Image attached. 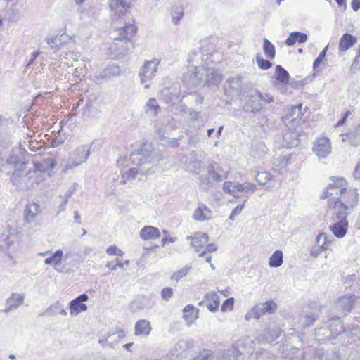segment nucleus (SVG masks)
I'll use <instances>...</instances> for the list:
<instances>
[{
  "label": "nucleus",
  "mask_w": 360,
  "mask_h": 360,
  "mask_svg": "<svg viewBox=\"0 0 360 360\" xmlns=\"http://www.w3.org/2000/svg\"><path fill=\"white\" fill-rule=\"evenodd\" d=\"M163 160L160 152L153 148L150 143L142 144L137 150L131 153L129 158L121 156L117 161L120 168L129 165V162L136 167H131L121 176L120 183L125 184L135 179L139 174L148 176L154 174L158 169L156 162Z\"/></svg>",
  "instance_id": "f257e3e1"
},
{
  "label": "nucleus",
  "mask_w": 360,
  "mask_h": 360,
  "mask_svg": "<svg viewBox=\"0 0 360 360\" xmlns=\"http://www.w3.org/2000/svg\"><path fill=\"white\" fill-rule=\"evenodd\" d=\"M202 60V53L193 52L189 55L188 62L190 69L184 75V81L193 86L207 84L208 85H217L222 79V75L212 68L200 67V61Z\"/></svg>",
  "instance_id": "f03ea898"
},
{
  "label": "nucleus",
  "mask_w": 360,
  "mask_h": 360,
  "mask_svg": "<svg viewBox=\"0 0 360 360\" xmlns=\"http://www.w3.org/2000/svg\"><path fill=\"white\" fill-rule=\"evenodd\" d=\"M136 31L133 24H127L124 27L113 31L111 38L114 41L110 44L108 49V57L111 59H120L134 48L131 41Z\"/></svg>",
  "instance_id": "7ed1b4c3"
},
{
  "label": "nucleus",
  "mask_w": 360,
  "mask_h": 360,
  "mask_svg": "<svg viewBox=\"0 0 360 360\" xmlns=\"http://www.w3.org/2000/svg\"><path fill=\"white\" fill-rule=\"evenodd\" d=\"M327 328H321L319 332H322L326 335L329 340L338 339L341 340L347 336L348 338L347 343L360 340V326H352V328L345 330L343 327L340 317L335 316L330 319V323Z\"/></svg>",
  "instance_id": "20e7f679"
},
{
  "label": "nucleus",
  "mask_w": 360,
  "mask_h": 360,
  "mask_svg": "<svg viewBox=\"0 0 360 360\" xmlns=\"http://www.w3.org/2000/svg\"><path fill=\"white\" fill-rule=\"evenodd\" d=\"M227 178V173L214 161L210 162L206 167V173L200 174L198 177L200 188L205 191L210 188L219 182Z\"/></svg>",
  "instance_id": "39448f33"
},
{
  "label": "nucleus",
  "mask_w": 360,
  "mask_h": 360,
  "mask_svg": "<svg viewBox=\"0 0 360 360\" xmlns=\"http://www.w3.org/2000/svg\"><path fill=\"white\" fill-rule=\"evenodd\" d=\"M160 61L158 59L146 60L139 71V78L146 89L150 86V83L155 78L158 72V67Z\"/></svg>",
  "instance_id": "423d86ee"
},
{
  "label": "nucleus",
  "mask_w": 360,
  "mask_h": 360,
  "mask_svg": "<svg viewBox=\"0 0 360 360\" xmlns=\"http://www.w3.org/2000/svg\"><path fill=\"white\" fill-rule=\"evenodd\" d=\"M89 154L90 146L89 144L78 146L70 154L65 169L68 170L82 165L86 161Z\"/></svg>",
  "instance_id": "0eeeda50"
},
{
  "label": "nucleus",
  "mask_w": 360,
  "mask_h": 360,
  "mask_svg": "<svg viewBox=\"0 0 360 360\" xmlns=\"http://www.w3.org/2000/svg\"><path fill=\"white\" fill-rule=\"evenodd\" d=\"M194 346V341L192 339L180 340L171 349L167 356L172 359L186 358L191 349Z\"/></svg>",
  "instance_id": "6e6552de"
},
{
  "label": "nucleus",
  "mask_w": 360,
  "mask_h": 360,
  "mask_svg": "<svg viewBox=\"0 0 360 360\" xmlns=\"http://www.w3.org/2000/svg\"><path fill=\"white\" fill-rule=\"evenodd\" d=\"M18 239L19 234L17 229L10 225L6 226L0 234V249L6 253V251L18 241Z\"/></svg>",
  "instance_id": "1a4fd4ad"
},
{
  "label": "nucleus",
  "mask_w": 360,
  "mask_h": 360,
  "mask_svg": "<svg viewBox=\"0 0 360 360\" xmlns=\"http://www.w3.org/2000/svg\"><path fill=\"white\" fill-rule=\"evenodd\" d=\"M345 188V180L344 179H332V182L328 185L321 198L322 199L329 198L328 200H338V197H340V194Z\"/></svg>",
  "instance_id": "9d476101"
},
{
  "label": "nucleus",
  "mask_w": 360,
  "mask_h": 360,
  "mask_svg": "<svg viewBox=\"0 0 360 360\" xmlns=\"http://www.w3.org/2000/svg\"><path fill=\"white\" fill-rule=\"evenodd\" d=\"M329 210L328 214L330 221H347V218L351 210L341 205L335 200H328Z\"/></svg>",
  "instance_id": "9b49d317"
},
{
  "label": "nucleus",
  "mask_w": 360,
  "mask_h": 360,
  "mask_svg": "<svg viewBox=\"0 0 360 360\" xmlns=\"http://www.w3.org/2000/svg\"><path fill=\"white\" fill-rule=\"evenodd\" d=\"M260 97L261 91L257 89L255 90L252 94L248 96L243 105L244 111L255 115L263 112L264 107Z\"/></svg>",
  "instance_id": "f8f14e48"
},
{
  "label": "nucleus",
  "mask_w": 360,
  "mask_h": 360,
  "mask_svg": "<svg viewBox=\"0 0 360 360\" xmlns=\"http://www.w3.org/2000/svg\"><path fill=\"white\" fill-rule=\"evenodd\" d=\"M337 202L341 205L346 207L349 210H353L359 202V194L356 188H347L340 194V197H338Z\"/></svg>",
  "instance_id": "ddd939ff"
},
{
  "label": "nucleus",
  "mask_w": 360,
  "mask_h": 360,
  "mask_svg": "<svg viewBox=\"0 0 360 360\" xmlns=\"http://www.w3.org/2000/svg\"><path fill=\"white\" fill-rule=\"evenodd\" d=\"M39 212V205L37 203L32 202L27 204L24 211L25 226L28 225L29 228H34L39 225L37 216Z\"/></svg>",
  "instance_id": "4468645a"
},
{
  "label": "nucleus",
  "mask_w": 360,
  "mask_h": 360,
  "mask_svg": "<svg viewBox=\"0 0 360 360\" xmlns=\"http://www.w3.org/2000/svg\"><path fill=\"white\" fill-rule=\"evenodd\" d=\"M313 151L319 159L326 158L331 153V146L329 139L321 137L314 143Z\"/></svg>",
  "instance_id": "2eb2a0df"
},
{
  "label": "nucleus",
  "mask_w": 360,
  "mask_h": 360,
  "mask_svg": "<svg viewBox=\"0 0 360 360\" xmlns=\"http://www.w3.org/2000/svg\"><path fill=\"white\" fill-rule=\"evenodd\" d=\"M88 300V295L84 293L70 302L69 309L72 317L77 316L81 312L86 311L88 309L87 305L84 303Z\"/></svg>",
  "instance_id": "dca6fc26"
},
{
  "label": "nucleus",
  "mask_w": 360,
  "mask_h": 360,
  "mask_svg": "<svg viewBox=\"0 0 360 360\" xmlns=\"http://www.w3.org/2000/svg\"><path fill=\"white\" fill-rule=\"evenodd\" d=\"M25 295L24 293L12 292L6 300L5 309L1 310V312L8 314L11 311L16 310L24 303Z\"/></svg>",
  "instance_id": "f3484780"
},
{
  "label": "nucleus",
  "mask_w": 360,
  "mask_h": 360,
  "mask_svg": "<svg viewBox=\"0 0 360 360\" xmlns=\"http://www.w3.org/2000/svg\"><path fill=\"white\" fill-rule=\"evenodd\" d=\"M357 297L355 295L340 297L336 304L335 308L341 314L345 315L352 309Z\"/></svg>",
  "instance_id": "a211bd4d"
},
{
  "label": "nucleus",
  "mask_w": 360,
  "mask_h": 360,
  "mask_svg": "<svg viewBox=\"0 0 360 360\" xmlns=\"http://www.w3.org/2000/svg\"><path fill=\"white\" fill-rule=\"evenodd\" d=\"M27 169V163H21L20 165L12 173L11 181L19 188L25 189L27 178L25 177V173Z\"/></svg>",
  "instance_id": "6ab92c4d"
},
{
  "label": "nucleus",
  "mask_w": 360,
  "mask_h": 360,
  "mask_svg": "<svg viewBox=\"0 0 360 360\" xmlns=\"http://www.w3.org/2000/svg\"><path fill=\"white\" fill-rule=\"evenodd\" d=\"M110 10L114 12V15L121 18L124 16L127 10L131 6V0H110L109 2Z\"/></svg>",
  "instance_id": "aec40b11"
},
{
  "label": "nucleus",
  "mask_w": 360,
  "mask_h": 360,
  "mask_svg": "<svg viewBox=\"0 0 360 360\" xmlns=\"http://www.w3.org/2000/svg\"><path fill=\"white\" fill-rule=\"evenodd\" d=\"M124 336V331L120 329L112 333H108L103 338L98 340V342L103 347H114Z\"/></svg>",
  "instance_id": "412c9836"
},
{
  "label": "nucleus",
  "mask_w": 360,
  "mask_h": 360,
  "mask_svg": "<svg viewBox=\"0 0 360 360\" xmlns=\"http://www.w3.org/2000/svg\"><path fill=\"white\" fill-rule=\"evenodd\" d=\"M242 79V76L240 75L228 78L224 86L226 94H229L232 92H236L237 94H240L243 90Z\"/></svg>",
  "instance_id": "4be33fe9"
},
{
  "label": "nucleus",
  "mask_w": 360,
  "mask_h": 360,
  "mask_svg": "<svg viewBox=\"0 0 360 360\" xmlns=\"http://www.w3.org/2000/svg\"><path fill=\"white\" fill-rule=\"evenodd\" d=\"M186 240H191V245L196 252H200L208 243L209 237L205 233H196L194 236H187Z\"/></svg>",
  "instance_id": "5701e85b"
},
{
  "label": "nucleus",
  "mask_w": 360,
  "mask_h": 360,
  "mask_svg": "<svg viewBox=\"0 0 360 360\" xmlns=\"http://www.w3.org/2000/svg\"><path fill=\"white\" fill-rule=\"evenodd\" d=\"M330 230L337 238H343L348 230V221H330Z\"/></svg>",
  "instance_id": "b1692460"
},
{
  "label": "nucleus",
  "mask_w": 360,
  "mask_h": 360,
  "mask_svg": "<svg viewBox=\"0 0 360 360\" xmlns=\"http://www.w3.org/2000/svg\"><path fill=\"white\" fill-rule=\"evenodd\" d=\"M25 179L27 178L25 189H31L35 185L39 184L43 181L44 178V175L37 171H34L31 168L29 169L25 173Z\"/></svg>",
  "instance_id": "393cba45"
},
{
  "label": "nucleus",
  "mask_w": 360,
  "mask_h": 360,
  "mask_svg": "<svg viewBox=\"0 0 360 360\" xmlns=\"http://www.w3.org/2000/svg\"><path fill=\"white\" fill-rule=\"evenodd\" d=\"M121 70L117 65H110L100 71V72L96 75V79L98 80L108 79L114 77L119 76L120 75Z\"/></svg>",
  "instance_id": "a878e982"
},
{
  "label": "nucleus",
  "mask_w": 360,
  "mask_h": 360,
  "mask_svg": "<svg viewBox=\"0 0 360 360\" xmlns=\"http://www.w3.org/2000/svg\"><path fill=\"white\" fill-rule=\"evenodd\" d=\"M280 332L278 330L266 329L262 333L259 335L256 340L259 342L271 343L274 342L279 336Z\"/></svg>",
  "instance_id": "bb28decb"
},
{
  "label": "nucleus",
  "mask_w": 360,
  "mask_h": 360,
  "mask_svg": "<svg viewBox=\"0 0 360 360\" xmlns=\"http://www.w3.org/2000/svg\"><path fill=\"white\" fill-rule=\"evenodd\" d=\"M139 236L143 240H153L160 237V230L153 226H146L141 229Z\"/></svg>",
  "instance_id": "cd10ccee"
},
{
  "label": "nucleus",
  "mask_w": 360,
  "mask_h": 360,
  "mask_svg": "<svg viewBox=\"0 0 360 360\" xmlns=\"http://www.w3.org/2000/svg\"><path fill=\"white\" fill-rule=\"evenodd\" d=\"M357 42V39L349 33H345L340 38L339 43V50L346 51L352 47Z\"/></svg>",
  "instance_id": "c85d7f7f"
},
{
  "label": "nucleus",
  "mask_w": 360,
  "mask_h": 360,
  "mask_svg": "<svg viewBox=\"0 0 360 360\" xmlns=\"http://www.w3.org/2000/svg\"><path fill=\"white\" fill-rule=\"evenodd\" d=\"M211 217L210 210L205 205H200L194 211L193 218L195 221H203Z\"/></svg>",
  "instance_id": "c756f323"
},
{
  "label": "nucleus",
  "mask_w": 360,
  "mask_h": 360,
  "mask_svg": "<svg viewBox=\"0 0 360 360\" xmlns=\"http://www.w3.org/2000/svg\"><path fill=\"white\" fill-rule=\"evenodd\" d=\"M55 167L53 160L48 158L44 159L40 162H35L33 166V170L40 172L43 174L45 172L51 171Z\"/></svg>",
  "instance_id": "7c9ffc66"
},
{
  "label": "nucleus",
  "mask_w": 360,
  "mask_h": 360,
  "mask_svg": "<svg viewBox=\"0 0 360 360\" xmlns=\"http://www.w3.org/2000/svg\"><path fill=\"white\" fill-rule=\"evenodd\" d=\"M308 36L305 33L300 32H291L288 38L285 39V44L288 46H293L296 42L300 44L304 43L307 41Z\"/></svg>",
  "instance_id": "2f4dec72"
},
{
  "label": "nucleus",
  "mask_w": 360,
  "mask_h": 360,
  "mask_svg": "<svg viewBox=\"0 0 360 360\" xmlns=\"http://www.w3.org/2000/svg\"><path fill=\"white\" fill-rule=\"evenodd\" d=\"M243 185L238 182L226 181L223 184V190L225 193L238 197V193L243 192Z\"/></svg>",
  "instance_id": "473e14b6"
},
{
  "label": "nucleus",
  "mask_w": 360,
  "mask_h": 360,
  "mask_svg": "<svg viewBox=\"0 0 360 360\" xmlns=\"http://www.w3.org/2000/svg\"><path fill=\"white\" fill-rule=\"evenodd\" d=\"M320 306H317V309L313 312H308L304 316H302L300 319V323L304 327L310 326L317 319L321 313Z\"/></svg>",
  "instance_id": "72a5a7b5"
},
{
  "label": "nucleus",
  "mask_w": 360,
  "mask_h": 360,
  "mask_svg": "<svg viewBox=\"0 0 360 360\" xmlns=\"http://www.w3.org/2000/svg\"><path fill=\"white\" fill-rule=\"evenodd\" d=\"M135 335L147 336L151 331L150 323L145 319L138 321L135 324Z\"/></svg>",
  "instance_id": "f704fd0d"
},
{
  "label": "nucleus",
  "mask_w": 360,
  "mask_h": 360,
  "mask_svg": "<svg viewBox=\"0 0 360 360\" xmlns=\"http://www.w3.org/2000/svg\"><path fill=\"white\" fill-rule=\"evenodd\" d=\"M275 76L276 81L283 85L289 83L290 75L281 65H277L275 68Z\"/></svg>",
  "instance_id": "c9c22d12"
},
{
  "label": "nucleus",
  "mask_w": 360,
  "mask_h": 360,
  "mask_svg": "<svg viewBox=\"0 0 360 360\" xmlns=\"http://www.w3.org/2000/svg\"><path fill=\"white\" fill-rule=\"evenodd\" d=\"M45 313L48 316H53L58 314H60L62 316H66L67 311L64 309L63 306L61 304L60 302H56L53 304H51L48 307V309L46 310Z\"/></svg>",
  "instance_id": "e433bc0d"
},
{
  "label": "nucleus",
  "mask_w": 360,
  "mask_h": 360,
  "mask_svg": "<svg viewBox=\"0 0 360 360\" xmlns=\"http://www.w3.org/2000/svg\"><path fill=\"white\" fill-rule=\"evenodd\" d=\"M63 255V250H58L50 257H46L44 260V263L46 264L52 265L55 269L57 270V266L60 264Z\"/></svg>",
  "instance_id": "4c0bfd02"
},
{
  "label": "nucleus",
  "mask_w": 360,
  "mask_h": 360,
  "mask_svg": "<svg viewBox=\"0 0 360 360\" xmlns=\"http://www.w3.org/2000/svg\"><path fill=\"white\" fill-rule=\"evenodd\" d=\"M266 314L263 311V308L260 303L255 305L250 311H248L245 316L246 321H250L252 319H259L262 316Z\"/></svg>",
  "instance_id": "58836bf2"
},
{
  "label": "nucleus",
  "mask_w": 360,
  "mask_h": 360,
  "mask_svg": "<svg viewBox=\"0 0 360 360\" xmlns=\"http://www.w3.org/2000/svg\"><path fill=\"white\" fill-rule=\"evenodd\" d=\"M193 360H222V357L219 354H214L211 350L205 349Z\"/></svg>",
  "instance_id": "ea45409f"
},
{
  "label": "nucleus",
  "mask_w": 360,
  "mask_h": 360,
  "mask_svg": "<svg viewBox=\"0 0 360 360\" xmlns=\"http://www.w3.org/2000/svg\"><path fill=\"white\" fill-rule=\"evenodd\" d=\"M283 252L281 250H276L269 258V265L271 267H279L283 264Z\"/></svg>",
  "instance_id": "a19ab883"
},
{
  "label": "nucleus",
  "mask_w": 360,
  "mask_h": 360,
  "mask_svg": "<svg viewBox=\"0 0 360 360\" xmlns=\"http://www.w3.org/2000/svg\"><path fill=\"white\" fill-rule=\"evenodd\" d=\"M263 51L266 58L272 60L275 58L276 50L274 44L267 39L264 38L263 41Z\"/></svg>",
  "instance_id": "79ce46f5"
},
{
  "label": "nucleus",
  "mask_w": 360,
  "mask_h": 360,
  "mask_svg": "<svg viewBox=\"0 0 360 360\" xmlns=\"http://www.w3.org/2000/svg\"><path fill=\"white\" fill-rule=\"evenodd\" d=\"M160 109V105L155 98H150L145 105V110L146 112L155 116L158 115L159 110Z\"/></svg>",
  "instance_id": "37998d69"
},
{
  "label": "nucleus",
  "mask_w": 360,
  "mask_h": 360,
  "mask_svg": "<svg viewBox=\"0 0 360 360\" xmlns=\"http://www.w3.org/2000/svg\"><path fill=\"white\" fill-rule=\"evenodd\" d=\"M8 165H12L15 167H18L21 165V163H26L25 161L22 160L21 157L20 156V150H13L9 155L6 160Z\"/></svg>",
  "instance_id": "c03bdc74"
},
{
  "label": "nucleus",
  "mask_w": 360,
  "mask_h": 360,
  "mask_svg": "<svg viewBox=\"0 0 360 360\" xmlns=\"http://www.w3.org/2000/svg\"><path fill=\"white\" fill-rule=\"evenodd\" d=\"M205 169V164L201 160H193L190 162L188 165V171L196 174H200V172Z\"/></svg>",
  "instance_id": "a18cd8bd"
},
{
  "label": "nucleus",
  "mask_w": 360,
  "mask_h": 360,
  "mask_svg": "<svg viewBox=\"0 0 360 360\" xmlns=\"http://www.w3.org/2000/svg\"><path fill=\"white\" fill-rule=\"evenodd\" d=\"M184 318L186 320L196 319L198 318V309H195L192 304H187L183 309Z\"/></svg>",
  "instance_id": "49530a36"
},
{
  "label": "nucleus",
  "mask_w": 360,
  "mask_h": 360,
  "mask_svg": "<svg viewBox=\"0 0 360 360\" xmlns=\"http://www.w3.org/2000/svg\"><path fill=\"white\" fill-rule=\"evenodd\" d=\"M316 240L317 245L321 246V248L325 249H329L330 248L332 240L329 238L327 234L324 232L319 233L316 236Z\"/></svg>",
  "instance_id": "de8ad7c7"
},
{
  "label": "nucleus",
  "mask_w": 360,
  "mask_h": 360,
  "mask_svg": "<svg viewBox=\"0 0 360 360\" xmlns=\"http://www.w3.org/2000/svg\"><path fill=\"white\" fill-rule=\"evenodd\" d=\"M256 180L259 185H265L269 181H274L271 174L266 171L257 172Z\"/></svg>",
  "instance_id": "09e8293b"
},
{
  "label": "nucleus",
  "mask_w": 360,
  "mask_h": 360,
  "mask_svg": "<svg viewBox=\"0 0 360 360\" xmlns=\"http://www.w3.org/2000/svg\"><path fill=\"white\" fill-rule=\"evenodd\" d=\"M263 308V311L265 314H273L275 313L277 305L273 300H269L262 303H260Z\"/></svg>",
  "instance_id": "8fccbe9b"
},
{
  "label": "nucleus",
  "mask_w": 360,
  "mask_h": 360,
  "mask_svg": "<svg viewBox=\"0 0 360 360\" xmlns=\"http://www.w3.org/2000/svg\"><path fill=\"white\" fill-rule=\"evenodd\" d=\"M190 271V267L184 266L182 269L174 271L170 277L171 280H174L176 282L179 281L181 278L186 276Z\"/></svg>",
  "instance_id": "3c124183"
},
{
  "label": "nucleus",
  "mask_w": 360,
  "mask_h": 360,
  "mask_svg": "<svg viewBox=\"0 0 360 360\" xmlns=\"http://www.w3.org/2000/svg\"><path fill=\"white\" fill-rule=\"evenodd\" d=\"M172 19L174 25H177L184 15V11L180 7H176L172 11Z\"/></svg>",
  "instance_id": "603ef678"
},
{
  "label": "nucleus",
  "mask_w": 360,
  "mask_h": 360,
  "mask_svg": "<svg viewBox=\"0 0 360 360\" xmlns=\"http://www.w3.org/2000/svg\"><path fill=\"white\" fill-rule=\"evenodd\" d=\"M256 61L259 68L262 70H268L272 66V63L268 60H265L259 55L256 56Z\"/></svg>",
  "instance_id": "864d4df0"
},
{
  "label": "nucleus",
  "mask_w": 360,
  "mask_h": 360,
  "mask_svg": "<svg viewBox=\"0 0 360 360\" xmlns=\"http://www.w3.org/2000/svg\"><path fill=\"white\" fill-rule=\"evenodd\" d=\"M254 345V341L249 338L244 339L243 340V342H241V340L238 342L239 347H243L244 345L248 346L247 349L245 350V352H246L247 354H251L253 352Z\"/></svg>",
  "instance_id": "5fc2aeb1"
},
{
  "label": "nucleus",
  "mask_w": 360,
  "mask_h": 360,
  "mask_svg": "<svg viewBox=\"0 0 360 360\" xmlns=\"http://www.w3.org/2000/svg\"><path fill=\"white\" fill-rule=\"evenodd\" d=\"M328 49V46H326L323 49V51L319 54L318 57L315 59V60L314 61L313 68L314 70L323 62L324 58L326 57Z\"/></svg>",
  "instance_id": "6e6d98bb"
},
{
  "label": "nucleus",
  "mask_w": 360,
  "mask_h": 360,
  "mask_svg": "<svg viewBox=\"0 0 360 360\" xmlns=\"http://www.w3.org/2000/svg\"><path fill=\"white\" fill-rule=\"evenodd\" d=\"M234 304V298L229 297L225 300L221 305V310L222 311H231L233 309Z\"/></svg>",
  "instance_id": "4d7b16f0"
},
{
  "label": "nucleus",
  "mask_w": 360,
  "mask_h": 360,
  "mask_svg": "<svg viewBox=\"0 0 360 360\" xmlns=\"http://www.w3.org/2000/svg\"><path fill=\"white\" fill-rule=\"evenodd\" d=\"M173 296V290L169 288H164L161 290V297L163 300L168 301Z\"/></svg>",
  "instance_id": "13d9d810"
},
{
  "label": "nucleus",
  "mask_w": 360,
  "mask_h": 360,
  "mask_svg": "<svg viewBox=\"0 0 360 360\" xmlns=\"http://www.w3.org/2000/svg\"><path fill=\"white\" fill-rule=\"evenodd\" d=\"M165 129L174 130L178 127L177 122L172 117H168L166 120V124L165 125Z\"/></svg>",
  "instance_id": "bf43d9fd"
},
{
  "label": "nucleus",
  "mask_w": 360,
  "mask_h": 360,
  "mask_svg": "<svg viewBox=\"0 0 360 360\" xmlns=\"http://www.w3.org/2000/svg\"><path fill=\"white\" fill-rule=\"evenodd\" d=\"M243 185L244 187L243 192L245 194L252 193L256 191V188H257L256 185L253 183L245 182L243 184Z\"/></svg>",
  "instance_id": "052dcab7"
},
{
  "label": "nucleus",
  "mask_w": 360,
  "mask_h": 360,
  "mask_svg": "<svg viewBox=\"0 0 360 360\" xmlns=\"http://www.w3.org/2000/svg\"><path fill=\"white\" fill-rule=\"evenodd\" d=\"M217 250V247L216 244H214V243L207 244V243L204 250H202V252H200L199 253V257L204 256L206 254V252H214Z\"/></svg>",
  "instance_id": "680f3d73"
},
{
  "label": "nucleus",
  "mask_w": 360,
  "mask_h": 360,
  "mask_svg": "<svg viewBox=\"0 0 360 360\" xmlns=\"http://www.w3.org/2000/svg\"><path fill=\"white\" fill-rule=\"evenodd\" d=\"M58 41H60V39L58 38V36L51 35V36L47 37L46 39V43L52 49L57 47L58 46Z\"/></svg>",
  "instance_id": "e2e57ef3"
},
{
  "label": "nucleus",
  "mask_w": 360,
  "mask_h": 360,
  "mask_svg": "<svg viewBox=\"0 0 360 360\" xmlns=\"http://www.w3.org/2000/svg\"><path fill=\"white\" fill-rule=\"evenodd\" d=\"M21 18V15L18 10H11L8 14V20L10 22H17Z\"/></svg>",
  "instance_id": "0e129e2a"
},
{
  "label": "nucleus",
  "mask_w": 360,
  "mask_h": 360,
  "mask_svg": "<svg viewBox=\"0 0 360 360\" xmlns=\"http://www.w3.org/2000/svg\"><path fill=\"white\" fill-rule=\"evenodd\" d=\"M327 249H325L323 248H321V246L320 245H314L311 251H310V255L314 258L317 257L319 255H321V253L323 251V250H326Z\"/></svg>",
  "instance_id": "69168bd1"
},
{
  "label": "nucleus",
  "mask_w": 360,
  "mask_h": 360,
  "mask_svg": "<svg viewBox=\"0 0 360 360\" xmlns=\"http://www.w3.org/2000/svg\"><path fill=\"white\" fill-rule=\"evenodd\" d=\"M106 252L110 255L121 256L123 254V252L120 249H118L115 245L110 246L108 248Z\"/></svg>",
  "instance_id": "338daca9"
},
{
  "label": "nucleus",
  "mask_w": 360,
  "mask_h": 360,
  "mask_svg": "<svg viewBox=\"0 0 360 360\" xmlns=\"http://www.w3.org/2000/svg\"><path fill=\"white\" fill-rule=\"evenodd\" d=\"M243 207H244L243 204L238 205L236 207H235L232 210V212H231V214L229 215V219H231L232 221L234 220L235 217L240 214Z\"/></svg>",
  "instance_id": "774afa93"
}]
</instances>
